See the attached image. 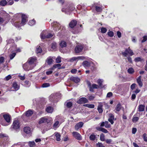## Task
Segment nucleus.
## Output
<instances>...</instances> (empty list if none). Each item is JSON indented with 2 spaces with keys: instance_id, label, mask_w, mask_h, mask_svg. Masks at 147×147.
I'll use <instances>...</instances> for the list:
<instances>
[{
  "instance_id": "obj_64",
  "label": "nucleus",
  "mask_w": 147,
  "mask_h": 147,
  "mask_svg": "<svg viewBox=\"0 0 147 147\" xmlns=\"http://www.w3.org/2000/svg\"><path fill=\"white\" fill-rule=\"evenodd\" d=\"M11 76L10 75H9L5 77V79L6 80L8 81L11 79Z\"/></svg>"
},
{
  "instance_id": "obj_60",
  "label": "nucleus",
  "mask_w": 147,
  "mask_h": 147,
  "mask_svg": "<svg viewBox=\"0 0 147 147\" xmlns=\"http://www.w3.org/2000/svg\"><path fill=\"white\" fill-rule=\"evenodd\" d=\"M50 86V84L49 83H45L43 84L42 86V87L43 88L47 87Z\"/></svg>"
},
{
  "instance_id": "obj_61",
  "label": "nucleus",
  "mask_w": 147,
  "mask_h": 147,
  "mask_svg": "<svg viewBox=\"0 0 147 147\" xmlns=\"http://www.w3.org/2000/svg\"><path fill=\"white\" fill-rule=\"evenodd\" d=\"M61 62V57L58 56L56 60V62L57 63H59Z\"/></svg>"
},
{
  "instance_id": "obj_42",
  "label": "nucleus",
  "mask_w": 147,
  "mask_h": 147,
  "mask_svg": "<svg viewBox=\"0 0 147 147\" xmlns=\"http://www.w3.org/2000/svg\"><path fill=\"white\" fill-rule=\"evenodd\" d=\"M42 51V49L40 46L38 48H37L36 50V52L37 54L41 53Z\"/></svg>"
},
{
  "instance_id": "obj_24",
  "label": "nucleus",
  "mask_w": 147,
  "mask_h": 147,
  "mask_svg": "<svg viewBox=\"0 0 147 147\" xmlns=\"http://www.w3.org/2000/svg\"><path fill=\"white\" fill-rule=\"evenodd\" d=\"M90 64L91 63L90 62L87 61H84L82 63L83 65L86 68L90 67Z\"/></svg>"
},
{
  "instance_id": "obj_50",
  "label": "nucleus",
  "mask_w": 147,
  "mask_h": 147,
  "mask_svg": "<svg viewBox=\"0 0 147 147\" xmlns=\"http://www.w3.org/2000/svg\"><path fill=\"white\" fill-rule=\"evenodd\" d=\"M101 32L102 33H105L107 31V29L106 28L102 27L101 28Z\"/></svg>"
},
{
  "instance_id": "obj_7",
  "label": "nucleus",
  "mask_w": 147,
  "mask_h": 147,
  "mask_svg": "<svg viewBox=\"0 0 147 147\" xmlns=\"http://www.w3.org/2000/svg\"><path fill=\"white\" fill-rule=\"evenodd\" d=\"M15 130L19 129L20 128V123L18 120H14L11 126Z\"/></svg>"
},
{
  "instance_id": "obj_22",
  "label": "nucleus",
  "mask_w": 147,
  "mask_h": 147,
  "mask_svg": "<svg viewBox=\"0 0 147 147\" xmlns=\"http://www.w3.org/2000/svg\"><path fill=\"white\" fill-rule=\"evenodd\" d=\"M145 106L142 105H139L138 107V111L139 112L144 111L145 110Z\"/></svg>"
},
{
  "instance_id": "obj_39",
  "label": "nucleus",
  "mask_w": 147,
  "mask_h": 147,
  "mask_svg": "<svg viewBox=\"0 0 147 147\" xmlns=\"http://www.w3.org/2000/svg\"><path fill=\"white\" fill-rule=\"evenodd\" d=\"M129 74H132L134 72V69L131 67L129 68L127 70Z\"/></svg>"
},
{
  "instance_id": "obj_8",
  "label": "nucleus",
  "mask_w": 147,
  "mask_h": 147,
  "mask_svg": "<svg viewBox=\"0 0 147 147\" xmlns=\"http://www.w3.org/2000/svg\"><path fill=\"white\" fill-rule=\"evenodd\" d=\"M59 94V93H57L55 94L51 95L49 97L50 100L54 102H57L58 100L56 99L59 98L58 96Z\"/></svg>"
},
{
  "instance_id": "obj_21",
  "label": "nucleus",
  "mask_w": 147,
  "mask_h": 147,
  "mask_svg": "<svg viewBox=\"0 0 147 147\" xmlns=\"http://www.w3.org/2000/svg\"><path fill=\"white\" fill-rule=\"evenodd\" d=\"M77 22L76 20H72L69 24V26L71 28H74L77 24Z\"/></svg>"
},
{
  "instance_id": "obj_48",
  "label": "nucleus",
  "mask_w": 147,
  "mask_h": 147,
  "mask_svg": "<svg viewBox=\"0 0 147 147\" xmlns=\"http://www.w3.org/2000/svg\"><path fill=\"white\" fill-rule=\"evenodd\" d=\"M105 127L106 128H109L111 127V125L109 123L108 121L105 122Z\"/></svg>"
},
{
  "instance_id": "obj_31",
  "label": "nucleus",
  "mask_w": 147,
  "mask_h": 147,
  "mask_svg": "<svg viewBox=\"0 0 147 147\" xmlns=\"http://www.w3.org/2000/svg\"><path fill=\"white\" fill-rule=\"evenodd\" d=\"M14 25L17 28H19L22 26L21 25V23L18 21H16L14 24Z\"/></svg>"
},
{
  "instance_id": "obj_19",
  "label": "nucleus",
  "mask_w": 147,
  "mask_h": 147,
  "mask_svg": "<svg viewBox=\"0 0 147 147\" xmlns=\"http://www.w3.org/2000/svg\"><path fill=\"white\" fill-rule=\"evenodd\" d=\"M83 123L82 122L78 123L75 126V129L76 130H78L79 128L82 127L83 125Z\"/></svg>"
},
{
  "instance_id": "obj_12",
  "label": "nucleus",
  "mask_w": 147,
  "mask_h": 147,
  "mask_svg": "<svg viewBox=\"0 0 147 147\" xmlns=\"http://www.w3.org/2000/svg\"><path fill=\"white\" fill-rule=\"evenodd\" d=\"M72 134L73 136L76 139L79 140H82V137L79 133L76 131H74Z\"/></svg>"
},
{
  "instance_id": "obj_40",
  "label": "nucleus",
  "mask_w": 147,
  "mask_h": 147,
  "mask_svg": "<svg viewBox=\"0 0 147 147\" xmlns=\"http://www.w3.org/2000/svg\"><path fill=\"white\" fill-rule=\"evenodd\" d=\"M57 47V45L56 43L53 42L51 44V48L53 50H54L56 49Z\"/></svg>"
},
{
  "instance_id": "obj_63",
  "label": "nucleus",
  "mask_w": 147,
  "mask_h": 147,
  "mask_svg": "<svg viewBox=\"0 0 147 147\" xmlns=\"http://www.w3.org/2000/svg\"><path fill=\"white\" fill-rule=\"evenodd\" d=\"M61 66V65L60 64H55L53 66V68L54 69L56 68L59 67Z\"/></svg>"
},
{
  "instance_id": "obj_58",
  "label": "nucleus",
  "mask_w": 147,
  "mask_h": 147,
  "mask_svg": "<svg viewBox=\"0 0 147 147\" xmlns=\"http://www.w3.org/2000/svg\"><path fill=\"white\" fill-rule=\"evenodd\" d=\"M96 147H105L103 144L101 143L98 142L96 144Z\"/></svg>"
},
{
  "instance_id": "obj_34",
  "label": "nucleus",
  "mask_w": 147,
  "mask_h": 147,
  "mask_svg": "<svg viewBox=\"0 0 147 147\" xmlns=\"http://www.w3.org/2000/svg\"><path fill=\"white\" fill-rule=\"evenodd\" d=\"M84 106L88 108L93 109L94 107V104H86L84 105Z\"/></svg>"
},
{
  "instance_id": "obj_4",
  "label": "nucleus",
  "mask_w": 147,
  "mask_h": 147,
  "mask_svg": "<svg viewBox=\"0 0 147 147\" xmlns=\"http://www.w3.org/2000/svg\"><path fill=\"white\" fill-rule=\"evenodd\" d=\"M47 31H44L42 32L40 34L41 38L42 39H45L46 38H49L51 37L53 35L50 33H47Z\"/></svg>"
},
{
  "instance_id": "obj_49",
  "label": "nucleus",
  "mask_w": 147,
  "mask_h": 147,
  "mask_svg": "<svg viewBox=\"0 0 147 147\" xmlns=\"http://www.w3.org/2000/svg\"><path fill=\"white\" fill-rule=\"evenodd\" d=\"M143 61V59H142L140 57H137L135 59L134 61L136 62H138Z\"/></svg>"
},
{
  "instance_id": "obj_43",
  "label": "nucleus",
  "mask_w": 147,
  "mask_h": 147,
  "mask_svg": "<svg viewBox=\"0 0 147 147\" xmlns=\"http://www.w3.org/2000/svg\"><path fill=\"white\" fill-rule=\"evenodd\" d=\"M59 122L56 121L53 124V128L55 129L59 127Z\"/></svg>"
},
{
  "instance_id": "obj_9",
  "label": "nucleus",
  "mask_w": 147,
  "mask_h": 147,
  "mask_svg": "<svg viewBox=\"0 0 147 147\" xmlns=\"http://www.w3.org/2000/svg\"><path fill=\"white\" fill-rule=\"evenodd\" d=\"M85 57L83 56H78L73 57L71 58L69 60L70 62H72L74 61H78L79 60H83L84 59Z\"/></svg>"
},
{
  "instance_id": "obj_1",
  "label": "nucleus",
  "mask_w": 147,
  "mask_h": 147,
  "mask_svg": "<svg viewBox=\"0 0 147 147\" xmlns=\"http://www.w3.org/2000/svg\"><path fill=\"white\" fill-rule=\"evenodd\" d=\"M10 17L9 14L3 10L0 11V23L5 22L6 24L10 20Z\"/></svg>"
},
{
  "instance_id": "obj_53",
  "label": "nucleus",
  "mask_w": 147,
  "mask_h": 147,
  "mask_svg": "<svg viewBox=\"0 0 147 147\" xmlns=\"http://www.w3.org/2000/svg\"><path fill=\"white\" fill-rule=\"evenodd\" d=\"M8 5H11L13 3V0H7Z\"/></svg>"
},
{
  "instance_id": "obj_44",
  "label": "nucleus",
  "mask_w": 147,
  "mask_h": 147,
  "mask_svg": "<svg viewBox=\"0 0 147 147\" xmlns=\"http://www.w3.org/2000/svg\"><path fill=\"white\" fill-rule=\"evenodd\" d=\"M89 138L91 140H94L96 138V136L93 134H92L90 136Z\"/></svg>"
},
{
  "instance_id": "obj_25",
  "label": "nucleus",
  "mask_w": 147,
  "mask_h": 147,
  "mask_svg": "<svg viewBox=\"0 0 147 147\" xmlns=\"http://www.w3.org/2000/svg\"><path fill=\"white\" fill-rule=\"evenodd\" d=\"M12 86L16 90H18L19 88V85H18L16 82H14L13 83Z\"/></svg>"
},
{
  "instance_id": "obj_30",
  "label": "nucleus",
  "mask_w": 147,
  "mask_h": 147,
  "mask_svg": "<svg viewBox=\"0 0 147 147\" xmlns=\"http://www.w3.org/2000/svg\"><path fill=\"white\" fill-rule=\"evenodd\" d=\"M137 113L134 115L133 117L132 121L134 123H136L137 122L139 119V118L136 117L137 116Z\"/></svg>"
},
{
  "instance_id": "obj_20",
  "label": "nucleus",
  "mask_w": 147,
  "mask_h": 147,
  "mask_svg": "<svg viewBox=\"0 0 147 147\" xmlns=\"http://www.w3.org/2000/svg\"><path fill=\"white\" fill-rule=\"evenodd\" d=\"M70 79L71 80L76 83L79 82L80 81L79 78L76 77H71L70 78Z\"/></svg>"
},
{
  "instance_id": "obj_47",
  "label": "nucleus",
  "mask_w": 147,
  "mask_h": 147,
  "mask_svg": "<svg viewBox=\"0 0 147 147\" xmlns=\"http://www.w3.org/2000/svg\"><path fill=\"white\" fill-rule=\"evenodd\" d=\"M4 138V139L5 140L6 139V140H7L8 139L7 137L6 136L5 134H0V138Z\"/></svg>"
},
{
  "instance_id": "obj_26",
  "label": "nucleus",
  "mask_w": 147,
  "mask_h": 147,
  "mask_svg": "<svg viewBox=\"0 0 147 147\" xmlns=\"http://www.w3.org/2000/svg\"><path fill=\"white\" fill-rule=\"evenodd\" d=\"M103 105L101 104H100L98 106L97 110L100 113H101L103 112L102 109Z\"/></svg>"
},
{
  "instance_id": "obj_37",
  "label": "nucleus",
  "mask_w": 147,
  "mask_h": 147,
  "mask_svg": "<svg viewBox=\"0 0 147 147\" xmlns=\"http://www.w3.org/2000/svg\"><path fill=\"white\" fill-rule=\"evenodd\" d=\"M60 45L62 48L65 47L66 46V43L64 41H62L60 43Z\"/></svg>"
},
{
  "instance_id": "obj_2",
  "label": "nucleus",
  "mask_w": 147,
  "mask_h": 147,
  "mask_svg": "<svg viewBox=\"0 0 147 147\" xmlns=\"http://www.w3.org/2000/svg\"><path fill=\"white\" fill-rule=\"evenodd\" d=\"M16 16H21L22 18L21 21V25L22 26H24L26 24L28 20L27 19V16L21 13L17 14L16 15Z\"/></svg>"
},
{
  "instance_id": "obj_13",
  "label": "nucleus",
  "mask_w": 147,
  "mask_h": 147,
  "mask_svg": "<svg viewBox=\"0 0 147 147\" xmlns=\"http://www.w3.org/2000/svg\"><path fill=\"white\" fill-rule=\"evenodd\" d=\"M52 26L54 27V30L55 31H58L61 27L60 25L57 22H54L52 24Z\"/></svg>"
},
{
  "instance_id": "obj_41",
  "label": "nucleus",
  "mask_w": 147,
  "mask_h": 147,
  "mask_svg": "<svg viewBox=\"0 0 147 147\" xmlns=\"http://www.w3.org/2000/svg\"><path fill=\"white\" fill-rule=\"evenodd\" d=\"M54 70L53 67H52L49 69L48 71L46 72V74L47 75H49L51 74L53 72V70Z\"/></svg>"
},
{
  "instance_id": "obj_28",
  "label": "nucleus",
  "mask_w": 147,
  "mask_h": 147,
  "mask_svg": "<svg viewBox=\"0 0 147 147\" xmlns=\"http://www.w3.org/2000/svg\"><path fill=\"white\" fill-rule=\"evenodd\" d=\"M7 5V3L6 0H2L0 1V5L4 6Z\"/></svg>"
},
{
  "instance_id": "obj_56",
  "label": "nucleus",
  "mask_w": 147,
  "mask_h": 147,
  "mask_svg": "<svg viewBox=\"0 0 147 147\" xmlns=\"http://www.w3.org/2000/svg\"><path fill=\"white\" fill-rule=\"evenodd\" d=\"M7 45L11 44V43H13L14 42V40L13 39H9L7 40Z\"/></svg>"
},
{
  "instance_id": "obj_35",
  "label": "nucleus",
  "mask_w": 147,
  "mask_h": 147,
  "mask_svg": "<svg viewBox=\"0 0 147 147\" xmlns=\"http://www.w3.org/2000/svg\"><path fill=\"white\" fill-rule=\"evenodd\" d=\"M53 60L51 57H48L46 60L47 63L48 65H51L52 63Z\"/></svg>"
},
{
  "instance_id": "obj_14",
  "label": "nucleus",
  "mask_w": 147,
  "mask_h": 147,
  "mask_svg": "<svg viewBox=\"0 0 147 147\" xmlns=\"http://www.w3.org/2000/svg\"><path fill=\"white\" fill-rule=\"evenodd\" d=\"M83 49V47L82 45H78L76 47L75 51L76 53H79L82 51Z\"/></svg>"
},
{
  "instance_id": "obj_54",
  "label": "nucleus",
  "mask_w": 147,
  "mask_h": 147,
  "mask_svg": "<svg viewBox=\"0 0 147 147\" xmlns=\"http://www.w3.org/2000/svg\"><path fill=\"white\" fill-rule=\"evenodd\" d=\"M100 139L102 141H104L105 140V136L103 134H102L100 135Z\"/></svg>"
},
{
  "instance_id": "obj_57",
  "label": "nucleus",
  "mask_w": 147,
  "mask_h": 147,
  "mask_svg": "<svg viewBox=\"0 0 147 147\" xmlns=\"http://www.w3.org/2000/svg\"><path fill=\"white\" fill-rule=\"evenodd\" d=\"M16 54L15 53H13L10 54L9 55L10 59L11 60L12 59L16 56Z\"/></svg>"
},
{
  "instance_id": "obj_16",
  "label": "nucleus",
  "mask_w": 147,
  "mask_h": 147,
  "mask_svg": "<svg viewBox=\"0 0 147 147\" xmlns=\"http://www.w3.org/2000/svg\"><path fill=\"white\" fill-rule=\"evenodd\" d=\"M109 117L108 119L109 121L111 124H113L114 123L113 120L114 119V115L112 113H109Z\"/></svg>"
},
{
  "instance_id": "obj_51",
  "label": "nucleus",
  "mask_w": 147,
  "mask_h": 147,
  "mask_svg": "<svg viewBox=\"0 0 147 147\" xmlns=\"http://www.w3.org/2000/svg\"><path fill=\"white\" fill-rule=\"evenodd\" d=\"M95 97V96L93 95H90L88 96V99L90 100H94Z\"/></svg>"
},
{
  "instance_id": "obj_5",
  "label": "nucleus",
  "mask_w": 147,
  "mask_h": 147,
  "mask_svg": "<svg viewBox=\"0 0 147 147\" xmlns=\"http://www.w3.org/2000/svg\"><path fill=\"white\" fill-rule=\"evenodd\" d=\"M75 9L74 7V5L73 4H69L68 7L66 9H62V11L63 12H64L65 13L72 11Z\"/></svg>"
},
{
  "instance_id": "obj_55",
  "label": "nucleus",
  "mask_w": 147,
  "mask_h": 147,
  "mask_svg": "<svg viewBox=\"0 0 147 147\" xmlns=\"http://www.w3.org/2000/svg\"><path fill=\"white\" fill-rule=\"evenodd\" d=\"M96 11L97 12H101L102 10V8L101 7L96 6Z\"/></svg>"
},
{
  "instance_id": "obj_62",
  "label": "nucleus",
  "mask_w": 147,
  "mask_h": 147,
  "mask_svg": "<svg viewBox=\"0 0 147 147\" xmlns=\"http://www.w3.org/2000/svg\"><path fill=\"white\" fill-rule=\"evenodd\" d=\"M108 35L110 37H113V36L114 34L113 32L109 31L108 32Z\"/></svg>"
},
{
  "instance_id": "obj_6",
  "label": "nucleus",
  "mask_w": 147,
  "mask_h": 147,
  "mask_svg": "<svg viewBox=\"0 0 147 147\" xmlns=\"http://www.w3.org/2000/svg\"><path fill=\"white\" fill-rule=\"evenodd\" d=\"M34 66L32 65L28 62L24 64L23 66L24 69L26 71H29L32 69L34 67Z\"/></svg>"
},
{
  "instance_id": "obj_17",
  "label": "nucleus",
  "mask_w": 147,
  "mask_h": 147,
  "mask_svg": "<svg viewBox=\"0 0 147 147\" xmlns=\"http://www.w3.org/2000/svg\"><path fill=\"white\" fill-rule=\"evenodd\" d=\"M36 60V59L35 57H32L30 58L28 60V63H30L32 65H33L34 66H35V65L34 63Z\"/></svg>"
},
{
  "instance_id": "obj_18",
  "label": "nucleus",
  "mask_w": 147,
  "mask_h": 147,
  "mask_svg": "<svg viewBox=\"0 0 147 147\" xmlns=\"http://www.w3.org/2000/svg\"><path fill=\"white\" fill-rule=\"evenodd\" d=\"M142 76H139L136 79V81L138 85L140 87H142L143 86V83L141 81Z\"/></svg>"
},
{
  "instance_id": "obj_32",
  "label": "nucleus",
  "mask_w": 147,
  "mask_h": 147,
  "mask_svg": "<svg viewBox=\"0 0 147 147\" xmlns=\"http://www.w3.org/2000/svg\"><path fill=\"white\" fill-rule=\"evenodd\" d=\"M121 106L120 103L118 104L117 105L115 108V110L116 111H119L121 109Z\"/></svg>"
},
{
  "instance_id": "obj_46",
  "label": "nucleus",
  "mask_w": 147,
  "mask_h": 147,
  "mask_svg": "<svg viewBox=\"0 0 147 147\" xmlns=\"http://www.w3.org/2000/svg\"><path fill=\"white\" fill-rule=\"evenodd\" d=\"M35 23V21L33 19L30 21L28 22V24L29 25L32 26L34 25Z\"/></svg>"
},
{
  "instance_id": "obj_29",
  "label": "nucleus",
  "mask_w": 147,
  "mask_h": 147,
  "mask_svg": "<svg viewBox=\"0 0 147 147\" xmlns=\"http://www.w3.org/2000/svg\"><path fill=\"white\" fill-rule=\"evenodd\" d=\"M24 131L27 134H29L30 132V127H26L24 128Z\"/></svg>"
},
{
  "instance_id": "obj_45",
  "label": "nucleus",
  "mask_w": 147,
  "mask_h": 147,
  "mask_svg": "<svg viewBox=\"0 0 147 147\" xmlns=\"http://www.w3.org/2000/svg\"><path fill=\"white\" fill-rule=\"evenodd\" d=\"M66 104L67 107L69 108L71 107L72 105V103L70 102H65V104Z\"/></svg>"
},
{
  "instance_id": "obj_52",
  "label": "nucleus",
  "mask_w": 147,
  "mask_h": 147,
  "mask_svg": "<svg viewBox=\"0 0 147 147\" xmlns=\"http://www.w3.org/2000/svg\"><path fill=\"white\" fill-rule=\"evenodd\" d=\"M143 138L144 141L147 142V136L146 133H144L143 135Z\"/></svg>"
},
{
  "instance_id": "obj_11",
  "label": "nucleus",
  "mask_w": 147,
  "mask_h": 147,
  "mask_svg": "<svg viewBox=\"0 0 147 147\" xmlns=\"http://www.w3.org/2000/svg\"><path fill=\"white\" fill-rule=\"evenodd\" d=\"M49 122L47 117H44L40 118L38 120V123L41 124L43 123H48Z\"/></svg>"
},
{
  "instance_id": "obj_33",
  "label": "nucleus",
  "mask_w": 147,
  "mask_h": 147,
  "mask_svg": "<svg viewBox=\"0 0 147 147\" xmlns=\"http://www.w3.org/2000/svg\"><path fill=\"white\" fill-rule=\"evenodd\" d=\"M53 108L51 107H48L46 109V111L49 113H51L53 112Z\"/></svg>"
},
{
  "instance_id": "obj_36",
  "label": "nucleus",
  "mask_w": 147,
  "mask_h": 147,
  "mask_svg": "<svg viewBox=\"0 0 147 147\" xmlns=\"http://www.w3.org/2000/svg\"><path fill=\"white\" fill-rule=\"evenodd\" d=\"M55 136L56 137V140L57 141H59L61 140V136L60 134L58 133H55Z\"/></svg>"
},
{
  "instance_id": "obj_27",
  "label": "nucleus",
  "mask_w": 147,
  "mask_h": 147,
  "mask_svg": "<svg viewBox=\"0 0 147 147\" xmlns=\"http://www.w3.org/2000/svg\"><path fill=\"white\" fill-rule=\"evenodd\" d=\"M97 129L98 131H101L105 133H107L108 132V131L106 129L103 128H97Z\"/></svg>"
},
{
  "instance_id": "obj_23",
  "label": "nucleus",
  "mask_w": 147,
  "mask_h": 147,
  "mask_svg": "<svg viewBox=\"0 0 147 147\" xmlns=\"http://www.w3.org/2000/svg\"><path fill=\"white\" fill-rule=\"evenodd\" d=\"M33 113V111L31 110H29L25 112V114L26 116L28 117L32 115Z\"/></svg>"
},
{
  "instance_id": "obj_15",
  "label": "nucleus",
  "mask_w": 147,
  "mask_h": 147,
  "mask_svg": "<svg viewBox=\"0 0 147 147\" xmlns=\"http://www.w3.org/2000/svg\"><path fill=\"white\" fill-rule=\"evenodd\" d=\"M88 102V100L87 98L84 97H82L77 101V103L79 104H83L87 103Z\"/></svg>"
},
{
  "instance_id": "obj_38",
  "label": "nucleus",
  "mask_w": 147,
  "mask_h": 147,
  "mask_svg": "<svg viewBox=\"0 0 147 147\" xmlns=\"http://www.w3.org/2000/svg\"><path fill=\"white\" fill-rule=\"evenodd\" d=\"M28 144L30 147H34L35 145V143L34 141L28 142Z\"/></svg>"
},
{
  "instance_id": "obj_59",
  "label": "nucleus",
  "mask_w": 147,
  "mask_h": 147,
  "mask_svg": "<svg viewBox=\"0 0 147 147\" xmlns=\"http://www.w3.org/2000/svg\"><path fill=\"white\" fill-rule=\"evenodd\" d=\"M103 80L101 79H99L97 81V83L100 87L102 86Z\"/></svg>"
},
{
  "instance_id": "obj_10",
  "label": "nucleus",
  "mask_w": 147,
  "mask_h": 147,
  "mask_svg": "<svg viewBox=\"0 0 147 147\" xmlns=\"http://www.w3.org/2000/svg\"><path fill=\"white\" fill-rule=\"evenodd\" d=\"M3 117L7 123V124H3V125L4 126H7L9 125V123L11 121V116L8 114H5L3 115Z\"/></svg>"
},
{
  "instance_id": "obj_3",
  "label": "nucleus",
  "mask_w": 147,
  "mask_h": 147,
  "mask_svg": "<svg viewBox=\"0 0 147 147\" xmlns=\"http://www.w3.org/2000/svg\"><path fill=\"white\" fill-rule=\"evenodd\" d=\"M122 54L123 56L125 57H127L128 55L131 56L134 55L132 51L130 49L129 47L128 49H126L125 51L124 52H122Z\"/></svg>"
}]
</instances>
